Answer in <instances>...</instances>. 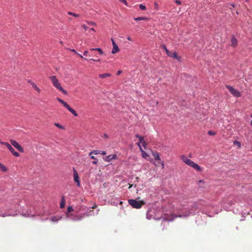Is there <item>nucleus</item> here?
<instances>
[{
    "mask_svg": "<svg viewBox=\"0 0 252 252\" xmlns=\"http://www.w3.org/2000/svg\"><path fill=\"white\" fill-rule=\"evenodd\" d=\"M91 158L92 159H93V160H94V161H93V164H96V163H97V162H98V160H97V158H95L94 156H91Z\"/></svg>",
    "mask_w": 252,
    "mask_h": 252,
    "instance_id": "obj_26",
    "label": "nucleus"
},
{
    "mask_svg": "<svg viewBox=\"0 0 252 252\" xmlns=\"http://www.w3.org/2000/svg\"><path fill=\"white\" fill-rule=\"evenodd\" d=\"M111 41H112V45H113V49H112L111 52L112 54H114L116 53L117 52H118L120 50L118 47V46L115 43L114 39L112 38Z\"/></svg>",
    "mask_w": 252,
    "mask_h": 252,
    "instance_id": "obj_9",
    "label": "nucleus"
},
{
    "mask_svg": "<svg viewBox=\"0 0 252 252\" xmlns=\"http://www.w3.org/2000/svg\"><path fill=\"white\" fill-rule=\"evenodd\" d=\"M85 216L84 214H80L78 215L73 216L71 219L74 221L81 220Z\"/></svg>",
    "mask_w": 252,
    "mask_h": 252,
    "instance_id": "obj_11",
    "label": "nucleus"
},
{
    "mask_svg": "<svg viewBox=\"0 0 252 252\" xmlns=\"http://www.w3.org/2000/svg\"><path fill=\"white\" fill-rule=\"evenodd\" d=\"M0 170L2 172H7L8 169L4 165L0 163Z\"/></svg>",
    "mask_w": 252,
    "mask_h": 252,
    "instance_id": "obj_17",
    "label": "nucleus"
},
{
    "mask_svg": "<svg viewBox=\"0 0 252 252\" xmlns=\"http://www.w3.org/2000/svg\"><path fill=\"white\" fill-rule=\"evenodd\" d=\"M232 6L233 7H234V5L232 4Z\"/></svg>",
    "mask_w": 252,
    "mask_h": 252,
    "instance_id": "obj_57",
    "label": "nucleus"
},
{
    "mask_svg": "<svg viewBox=\"0 0 252 252\" xmlns=\"http://www.w3.org/2000/svg\"><path fill=\"white\" fill-rule=\"evenodd\" d=\"M57 99L58 100V101L59 102H60V103H61L62 104L64 102V101L61 98H57Z\"/></svg>",
    "mask_w": 252,
    "mask_h": 252,
    "instance_id": "obj_37",
    "label": "nucleus"
},
{
    "mask_svg": "<svg viewBox=\"0 0 252 252\" xmlns=\"http://www.w3.org/2000/svg\"><path fill=\"white\" fill-rule=\"evenodd\" d=\"M226 88L229 90V92L235 97H239L241 96V93L236 89L233 88L232 86H226Z\"/></svg>",
    "mask_w": 252,
    "mask_h": 252,
    "instance_id": "obj_5",
    "label": "nucleus"
},
{
    "mask_svg": "<svg viewBox=\"0 0 252 252\" xmlns=\"http://www.w3.org/2000/svg\"><path fill=\"white\" fill-rule=\"evenodd\" d=\"M167 55L169 57H171V58L175 59H177L178 61H181V57L180 56H178L177 55V52H174L173 53H172L170 51H169V54L168 53V54H167Z\"/></svg>",
    "mask_w": 252,
    "mask_h": 252,
    "instance_id": "obj_10",
    "label": "nucleus"
},
{
    "mask_svg": "<svg viewBox=\"0 0 252 252\" xmlns=\"http://www.w3.org/2000/svg\"><path fill=\"white\" fill-rule=\"evenodd\" d=\"M60 219L59 218H57L56 217H52L51 220L52 221L56 222L57 221Z\"/></svg>",
    "mask_w": 252,
    "mask_h": 252,
    "instance_id": "obj_31",
    "label": "nucleus"
},
{
    "mask_svg": "<svg viewBox=\"0 0 252 252\" xmlns=\"http://www.w3.org/2000/svg\"><path fill=\"white\" fill-rule=\"evenodd\" d=\"M50 79L52 81L53 85L58 89L59 91L63 92L64 94H67V92L65 91L62 87L61 84L59 83L58 80L55 76H52L50 77Z\"/></svg>",
    "mask_w": 252,
    "mask_h": 252,
    "instance_id": "obj_2",
    "label": "nucleus"
},
{
    "mask_svg": "<svg viewBox=\"0 0 252 252\" xmlns=\"http://www.w3.org/2000/svg\"><path fill=\"white\" fill-rule=\"evenodd\" d=\"M91 55H94V56L96 57V55H94V54H93V53H92Z\"/></svg>",
    "mask_w": 252,
    "mask_h": 252,
    "instance_id": "obj_54",
    "label": "nucleus"
},
{
    "mask_svg": "<svg viewBox=\"0 0 252 252\" xmlns=\"http://www.w3.org/2000/svg\"><path fill=\"white\" fill-rule=\"evenodd\" d=\"M82 27L83 28L85 31H86L88 29V27L86 26L85 25H82Z\"/></svg>",
    "mask_w": 252,
    "mask_h": 252,
    "instance_id": "obj_40",
    "label": "nucleus"
},
{
    "mask_svg": "<svg viewBox=\"0 0 252 252\" xmlns=\"http://www.w3.org/2000/svg\"><path fill=\"white\" fill-rule=\"evenodd\" d=\"M88 51H85L83 52V55L84 56H87L88 55Z\"/></svg>",
    "mask_w": 252,
    "mask_h": 252,
    "instance_id": "obj_42",
    "label": "nucleus"
},
{
    "mask_svg": "<svg viewBox=\"0 0 252 252\" xmlns=\"http://www.w3.org/2000/svg\"><path fill=\"white\" fill-rule=\"evenodd\" d=\"M91 55H94V56L96 57V55H94V54H93V53H92Z\"/></svg>",
    "mask_w": 252,
    "mask_h": 252,
    "instance_id": "obj_53",
    "label": "nucleus"
},
{
    "mask_svg": "<svg viewBox=\"0 0 252 252\" xmlns=\"http://www.w3.org/2000/svg\"><path fill=\"white\" fill-rule=\"evenodd\" d=\"M154 6H155V8L156 9L158 10V3H157V2H155V3H154Z\"/></svg>",
    "mask_w": 252,
    "mask_h": 252,
    "instance_id": "obj_36",
    "label": "nucleus"
},
{
    "mask_svg": "<svg viewBox=\"0 0 252 252\" xmlns=\"http://www.w3.org/2000/svg\"><path fill=\"white\" fill-rule=\"evenodd\" d=\"M0 143L2 145L5 146L7 149L10 151V152L12 154L13 156L16 157H19L20 156V154L16 152L13 148H12V146L7 142H4L0 141Z\"/></svg>",
    "mask_w": 252,
    "mask_h": 252,
    "instance_id": "obj_4",
    "label": "nucleus"
},
{
    "mask_svg": "<svg viewBox=\"0 0 252 252\" xmlns=\"http://www.w3.org/2000/svg\"><path fill=\"white\" fill-rule=\"evenodd\" d=\"M70 51L72 52L75 53V54H77L78 53L74 49H71Z\"/></svg>",
    "mask_w": 252,
    "mask_h": 252,
    "instance_id": "obj_44",
    "label": "nucleus"
},
{
    "mask_svg": "<svg viewBox=\"0 0 252 252\" xmlns=\"http://www.w3.org/2000/svg\"><path fill=\"white\" fill-rule=\"evenodd\" d=\"M137 145L140 148V151L141 152L142 157L144 158H146L147 157H148V155L143 150L141 145H140V143H137Z\"/></svg>",
    "mask_w": 252,
    "mask_h": 252,
    "instance_id": "obj_15",
    "label": "nucleus"
},
{
    "mask_svg": "<svg viewBox=\"0 0 252 252\" xmlns=\"http://www.w3.org/2000/svg\"><path fill=\"white\" fill-rule=\"evenodd\" d=\"M73 172L74 181L76 183H77V186L79 187H80L81 185H80V181L79 180L78 174L77 171L74 168H73Z\"/></svg>",
    "mask_w": 252,
    "mask_h": 252,
    "instance_id": "obj_8",
    "label": "nucleus"
},
{
    "mask_svg": "<svg viewBox=\"0 0 252 252\" xmlns=\"http://www.w3.org/2000/svg\"><path fill=\"white\" fill-rule=\"evenodd\" d=\"M117 156L116 155H109L106 157L105 160L107 161H110L112 159L116 158Z\"/></svg>",
    "mask_w": 252,
    "mask_h": 252,
    "instance_id": "obj_16",
    "label": "nucleus"
},
{
    "mask_svg": "<svg viewBox=\"0 0 252 252\" xmlns=\"http://www.w3.org/2000/svg\"><path fill=\"white\" fill-rule=\"evenodd\" d=\"M249 0H246L247 2H248Z\"/></svg>",
    "mask_w": 252,
    "mask_h": 252,
    "instance_id": "obj_58",
    "label": "nucleus"
},
{
    "mask_svg": "<svg viewBox=\"0 0 252 252\" xmlns=\"http://www.w3.org/2000/svg\"><path fill=\"white\" fill-rule=\"evenodd\" d=\"M90 31H94V32L95 31L94 29V28H93L90 29Z\"/></svg>",
    "mask_w": 252,
    "mask_h": 252,
    "instance_id": "obj_51",
    "label": "nucleus"
},
{
    "mask_svg": "<svg viewBox=\"0 0 252 252\" xmlns=\"http://www.w3.org/2000/svg\"><path fill=\"white\" fill-rule=\"evenodd\" d=\"M175 3H177V4L178 5H181L182 2L180 0H175Z\"/></svg>",
    "mask_w": 252,
    "mask_h": 252,
    "instance_id": "obj_39",
    "label": "nucleus"
},
{
    "mask_svg": "<svg viewBox=\"0 0 252 252\" xmlns=\"http://www.w3.org/2000/svg\"><path fill=\"white\" fill-rule=\"evenodd\" d=\"M6 216H7V215L5 214L1 215V217H5Z\"/></svg>",
    "mask_w": 252,
    "mask_h": 252,
    "instance_id": "obj_49",
    "label": "nucleus"
},
{
    "mask_svg": "<svg viewBox=\"0 0 252 252\" xmlns=\"http://www.w3.org/2000/svg\"><path fill=\"white\" fill-rule=\"evenodd\" d=\"M96 207V205H94V206L92 207V209H95V208Z\"/></svg>",
    "mask_w": 252,
    "mask_h": 252,
    "instance_id": "obj_50",
    "label": "nucleus"
},
{
    "mask_svg": "<svg viewBox=\"0 0 252 252\" xmlns=\"http://www.w3.org/2000/svg\"><path fill=\"white\" fill-rule=\"evenodd\" d=\"M208 134L209 135H212V136H214V135H215L216 134V132H215V131H212V130H209L208 131Z\"/></svg>",
    "mask_w": 252,
    "mask_h": 252,
    "instance_id": "obj_29",
    "label": "nucleus"
},
{
    "mask_svg": "<svg viewBox=\"0 0 252 252\" xmlns=\"http://www.w3.org/2000/svg\"><path fill=\"white\" fill-rule=\"evenodd\" d=\"M91 154H94V155L101 154L102 155H105L106 154V153L105 151L94 150L93 151L89 153V156H91Z\"/></svg>",
    "mask_w": 252,
    "mask_h": 252,
    "instance_id": "obj_14",
    "label": "nucleus"
},
{
    "mask_svg": "<svg viewBox=\"0 0 252 252\" xmlns=\"http://www.w3.org/2000/svg\"><path fill=\"white\" fill-rule=\"evenodd\" d=\"M97 51L98 52H99V54L100 55H102L103 54V52L102 51V50L100 49V48H91L90 49V51L91 52H92L93 51Z\"/></svg>",
    "mask_w": 252,
    "mask_h": 252,
    "instance_id": "obj_20",
    "label": "nucleus"
},
{
    "mask_svg": "<svg viewBox=\"0 0 252 252\" xmlns=\"http://www.w3.org/2000/svg\"><path fill=\"white\" fill-rule=\"evenodd\" d=\"M122 72V70H119L117 73V75H120Z\"/></svg>",
    "mask_w": 252,
    "mask_h": 252,
    "instance_id": "obj_46",
    "label": "nucleus"
},
{
    "mask_svg": "<svg viewBox=\"0 0 252 252\" xmlns=\"http://www.w3.org/2000/svg\"><path fill=\"white\" fill-rule=\"evenodd\" d=\"M138 143H140V144L141 143L142 146L145 148V146L146 145V142L144 140V138L143 139V141L142 142H138Z\"/></svg>",
    "mask_w": 252,
    "mask_h": 252,
    "instance_id": "obj_33",
    "label": "nucleus"
},
{
    "mask_svg": "<svg viewBox=\"0 0 252 252\" xmlns=\"http://www.w3.org/2000/svg\"><path fill=\"white\" fill-rule=\"evenodd\" d=\"M67 14L69 15L73 16L75 17H78L80 16L79 14H75L74 13H73V12H70V11L68 12Z\"/></svg>",
    "mask_w": 252,
    "mask_h": 252,
    "instance_id": "obj_24",
    "label": "nucleus"
},
{
    "mask_svg": "<svg viewBox=\"0 0 252 252\" xmlns=\"http://www.w3.org/2000/svg\"><path fill=\"white\" fill-rule=\"evenodd\" d=\"M111 75L110 73H106L104 74H100L99 75V77L101 78H105L108 77H110Z\"/></svg>",
    "mask_w": 252,
    "mask_h": 252,
    "instance_id": "obj_18",
    "label": "nucleus"
},
{
    "mask_svg": "<svg viewBox=\"0 0 252 252\" xmlns=\"http://www.w3.org/2000/svg\"><path fill=\"white\" fill-rule=\"evenodd\" d=\"M197 208H198L197 205L196 204H194L191 207L190 210H189L188 212H185L183 213L182 215H179L178 217H188L190 215V214L192 213V211H194L196 210L197 209Z\"/></svg>",
    "mask_w": 252,
    "mask_h": 252,
    "instance_id": "obj_6",
    "label": "nucleus"
},
{
    "mask_svg": "<svg viewBox=\"0 0 252 252\" xmlns=\"http://www.w3.org/2000/svg\"><path fill=\"white\" fill-rule=\"evenodd\" d=\"M234 144H235V145H238V146H239V147H240V146H241V144H240V143L239 142L237 141H234Z\"/></svg>",
    "mask_w": 252,
    "mask_h": 252,
    "instance_id": "obj_35",
    "label": "nucleus"
},
{
    "mask_svg": "<svg viewBox=\"0 0 252 252\" xmlns=\"http://www.w3.org/2000/svg\"><path fill=\"white\" fill-rule=\"evenodd\" d=\"M134 20L138 21L141 20H147L148 18L145 17H139L137 18H134Z\"/></svg>",
    "mask_w": 252,
    "mask_h": 252,
    "instance_id": "obj_21",
    "label": "nucleus"
},
{
    "mask_svg": "<svg viewBox=\"0 0 252 252\" xmlns=\"http://www.w3.org/2000/svg\"><path fill=\"white\" fill-rule=\"evenodd\" d=\"M77 54L78 55V56H79V57H80V58H83V56H82L80 54H78V53H77Z\"/></svg>",
    "mask_w": 252,
    "mask_h": 252,
    "instance_id": "obj_47",
    "label": "nucleus"
},
{
    "mask_svg": "<svg viewBox=\"0 0 252 252\" xmlns=\"http://www.w3.org/2000/svg\"><path fill=\"white\" fill-rule=\"evenodd\" d=\"M153 156L154 157L155 160L159 161V162L161 163L162 167H163L164 163L162 161H161L160 158L159 156L158 153V152L153 153Z\"/></svg>",
    "mask_w": 252,
    "mask_h": 252,
    "instance_id": "obj_12",
    "label": "nucleus"
},
{
    "mask_svg": "<svg viewBox=\"0 0 252 252\" xmlns=\"http://www.w3.org/2000/svg\"><path fill=\"white\" fill-rule=\"evenodd\" d=\"M161 47L163 49H164V50H165V51L166 52V54H168V53L169 54V51L167 48H166V46L164 44L163 45H161Z\"/></svg>",
    "mask_w": 252,
    "mask_h": 252,
    "instance_id": "obj_25",
    "label": "nucleus"
},
{
    "mask_svg": "<svg viewBox=\"0 0 252 252\" xmlns=\"http://www.w3.org/2000/svg\"><path fill=\"white\" fill-rule=\"evenodd\" d=\"M64 206H65V200L64 199V197H63L62 202L60 203V207L61 208H63L64 207Z\"/></svg>",
    "mask_w": 252,
    "mask_h": 252,
    "instance_id": "obj_23",
    "label": "nucleus"
},
{
    "mask_svg": "<svg viewBox=\"0 0 252 252\" xmlns=\"http://www.w3.org/2000/svg\"><path fill=\"white\" fill-rule=\"evenodd\" d=\"M28 82L29 83H30L31 85H32V83H34V82H32V80H28Z\"/></svg>",
    "mask_w": 252,
    "mask_h": 252,
    "instance_id": "obj_43",
    "label": "nucleus"
},
{
    "mask_svg": "<svg viewBox=\"0 0 252 252\" xmlns=\"http://www.w3.org/2000/svg\"><path fill=\"white\" fill-rule=\"evenodd\" d=\"M73 211V208L72 207L69 206V207H68V208H67V212L68 213L71 212Z\"/></svg>",
    "mask_w": 252,
    "mask_h": 252,
    "instance_id": "obj_34",
    "label": "nucleus"
},
{
    "mask_svg": "<svg viewBox=\"0 0 252 252\" xmlns=\"http://www.w3.org/2000/svg\"><path fill=\"white\" fill-rule=\"evenodd\" d=\"M132 186H133V185H130V186H129V188H129V189H130V188H131Z\"/></svg>",
    "mask_w": 252,
    "mask_h": 252,
    "instance_id": "obj_52",
    "label": "nucleus"
},
{
    "mask_svg": "<svg viewBox=\"0 0 252 252\" xmlns=\"http://www.w3.org/2000/svg\"><path fill=\"white\" fill-rule=\"evenodd\" d=\"M135 136H136L137 138H138L139 139V142H142V141H143V137H142V136H140L139 134H136V135H135Z\"/></svg>",
    "mask_w": 252,
    "mask_h": 252,
    "instance_id": "obj_30",
    "label": "nucleus"
},
{
    "mask_svg": "<svg viewBox=\"0 0 252 252\" xmlns=\"http://www.w3.org/2000/svg\"><path fill=\"white\" fill-rule=\"evenodd\" d=\"M203 181L202 180H200V182H202Z\"/></svg>",
    "mask_w": 252,
    "mask_h": 252,
    "instance_id": "obj_59",
    "label": "nucleus"
},
{
    "mask_svg": "<svg viewBox=\"0 0 252 252\" xmlns=\"http://www.w3.org/2000/svg\"><path fill=\"white\" fill-rule=\"evenodd\" d=\"M68 110L71 112L74 116H77L78 114L77 113H76V112L72 108H71V107H70Z\"/></svg>",
    "mask_w": 252,
    "mask_h": 252,
    "instance_id": "obj_22",
    "label": "nucleus"
},
{
    "mask_svg": "<svg viewBox=\"0 0 252 252\" xmlns=\"http://www.w3.org/2000/svg\"><path fill=\"white\" fill-rule=\"evenodd\" d=\"M91 60H92L93 61H96V62H100V59H91Z\"/></svg>",
    "mask_w": 252,
    "mask_h": 252,
    "instance_id": "obj_41",
    "label": "nucleus"
},
{
    "mask_svg": "<svg viewBox=\"0 0 252 252\" xmlns=\"http://www.w3.org/2000/svg\"><path fill=\"white\" fill-rule=\"evenodd\" d=\"M121 2H123L125 5H127V3L126 0H119Z\"/></svg>",
    "mask_w": 252,
    "mask_h": 252,
    "instance_id": "obj_38",
    "label": "nucleus"
},
{
    "mask_svg": "<svg viewBox=\"0 0 252 252\" xmlns=\"http://www.w3.org/2000/svg\"><path fill=\"white\" fill-rule=\"evenodd\" d=\"M127 40H129V41H131V40H131V38H130V36H128V37H127Z\"/></svg>",
    "mask_w": 252,
    "mask_h": 252,
    "instance_id": "obj_48",
    "label": "nucleus"
},
{
    "mask_svg": "<svg viewBox=\"0 0 252 252\" xmlns=\"http://www.w3.org/2000/svg\"><path fill=\"white\" fill-rule=\"evenodd\" d=\"M180 158L186 164L193 168L196 170L198 171H202V169L200 166L191 160L189 159L186 156L182 155L181 156Z\"/></svg>",
    "mask_w": 252,
    "mask_h": 252,
    "instance_id": "obj_1",
    "label": "nucleus"
},
{
    "mask_svg": "<svg viewBox=\"0 0 252 252\" xmlns=\"http://www.w3.org/2000/svg\"><path fill=\"white\" fill-rule=\"evenodd\" d=\"M238 44V41L235 38L234 35H232L231 39V46L232 47H236Z\"/></svg>",
    "mask_w": 252,
    "mask_h": 252,
    "instance_id": "obj_13",
    "label": "nucleus"
},
{
    "mask_svg": "<svg viewBox=\"0 0 252 252\" xmlns=\"http://www.w3.org/2000/svg\"><path fill=\"white\" fill-rule=\"evenodd\" d=\"M0 217H1V215L0 214Z\"/></svg>",
    "mask_w": 252,
    "mask_h": 252,
    "instance_id": "obj_60",
    "label": "nucleus"
},
{
    "mask_svg": "<svg viewBox=\"0 0 252 252\" xmlns=\"http://www.w3.org/2000/svg\"><path fill=\"white\" fill-rule=\"evenodd\" d=\"M177 217L178 216H175L174 217L173 219H175V218H177Z\"/></svg>",
    "mask_w": 252,
    "mask_h": 252,
    "instance_id": "obj_56",
    "label": "nucleus"
},
{
    "mask_svg": "<svg viewBox=\"0 0 252 252\" xmlns=\"http://www.w3.org/2000/svg\"><path fill=\"white\" fill-rule=\"evenodd\" d=\"M128 202L132 207L136 209L140 208L145 204V202L143 200L138 201L136 199H129Z\"/></svg>",
    "mask_w": 252,
    "mask_h": 252,
    "instance_id": "obj_3",
    "label": "nucleus"
},
{
    "mask_svg": "<svg viewBox=\"0 0 252 252\" xmlns=\"http://www.w3.org/2000/svg\"><path fill=\"white\" fill-rule=\"evenodd\" d=\"M10 142L11 145L17 149L20 152L23 153L24 152L23 148L15 140L11 139Z\"/></svg>",
    "mask_w": 252,
    "mask_h": 252,
    "instance_id": "obj_7",
    "label": "nucleus"
},
{
    "mask_svg": "<svg viewBox=\"0 0 252 252\" xmlns=\"http://www.w3.org/2000/svg\"><path fill=\"white\" fill-rule=\"evenodd\" d=\"M88 24H90V25H95V24L94 22H89V23H88Z\"/></svg>",
    "mask_w": 252,
    "mask_h": 252,
    "instance_id": "obj_45",
    "label": "nucleus"
},
{
    "mask_svg": "<svg viewBox=\"0 0 252 252\" xmlns=\"http://www.w3.org/2000/svg\"><path fill=\"white\" fill-rule=\"evenodd\" d=\"M91 55H94V56L96 57V55H94V54H93V53H92Z\"/></svg>",
    "mask_w": 252,
    "mask_h": 252,
    "instance_id": "obj_55",
    "label": "nucleus"
},
{
    "mask_svg": "<svg viewBox=\"0 0 252 252\" xmlns=\"http://www.w3.org/2000/svg\"><path fill=\"white\" fill-rule=\"evenodd\" d=\"M54 125L60 129H64V127L63 126H62V125H60L59 123H55Z\"/></svg>",
    "mask_w": 252,
    "mask_h": 252,
    "instance_id": "obj_27",
    "label": "nucleus"
},
{
    "mask_svg": "<svg viewBox=\"0 0 252 252\" xmlns=\"http://www.w3.org/2000/svg\"><path fill=\"white\" fill-rule=\"evenodd\" d=\"M62 104L68 110L70 106L64 101V102L62 103Z\"/></svg>",
    "mask_w": 252,
    "mask_h": 252,
    "instance_id": "obj_28",
    "label": "nucleus"
},
{
    "mask_svg": "<svg viewBox=\"0 0 252 252\" xmlns=\"http://www.w3.org/2000/svg\"><path fill=\"white\" fill-rule=\"evenodd\" d=\"M139 8L141 10H145L146 9V6L143 4H140Z\"/></svg>",
    "mask_w": 252,
    "mask_h": 252,
    "instance_id": "obj_32",
    "label": "nucleus"
},
{
    "mask_svg": "<svg viewBox=\"0 0 252 252\" xmlns=\"http://www.w3.org/2000/svg\"><path fill=\"white\" fill-rule=\"evenodd\" d=\"M32 86L33 88H34L38 93L41 92V90L39 89L36 85V84L34 83L32 84Z\"/></svg>",
    "mask_w": 252,
    "mask_h": 252,
    "instance_id": "obj_19",
    "label": "nucleus"
}]
</instances>
